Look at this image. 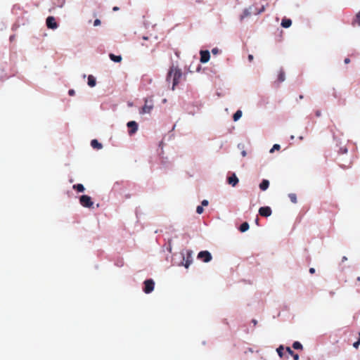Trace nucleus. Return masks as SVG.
I'll return each mask as SVG.
<instances>
[{"label": "nucleus", "instance_id": "1", "mask_svg": "<svg viewBox=\"0 0 360 360\" xmlns=\"http://www.w3.org/2000/svg\"><path fill=\"white\" fill-rule=\"evenodd\" d=\"M181 77H182V72L179 68L174 67V66L170 68L169 72L167 74V81H170L171 79L172 80V89L173 90L174 89L175 86H176L179 84V80L181 78Z\"/></svg>", "mask_w": 360, "mask_h": 360}, {"label": "nucleus", "instance_id": "2", "mask_svg": "<svg viewBox=\"0 0 360 360\" xmlns=\"http://www.w3.org/2000/svg\"><path fill=\"white\" fill-rule=\"evenodd\" d=\"M198 259L204 262H209L212 260V257L210 252L207 250L200 251L198 254Z\"/></svg>", "mask_w": 360, "mask_h": 360}, {"label": "nucleus", "instance_id": "3", "mask_svg": "<svg viewBox=\"0 0 360 360\" xmlns=\"http://www.w3.org/2000/svg\"><path fill=\"white\" fill-rule=\"evenodd\" d=\"M79 202L84 207H91L94 204L91 197L86 195H83L79 198Z\"/></svg>", "mask_w": 360, "mask_h": 360}, {"label": "nucleus", "instance_id": "4", "mask_svg": "<svg viewBox=\"0 0 360 360\" xmlns=\"http://www.w3.org/2000/svg\"><path fill=\"white\" fill-rule=\"evenodd\" d=\"M155 283L152 279H148L144 281L143 291L146 294L150 293L154 290Z\"/></svg>", "mask_w": 360, "mask_h": 360}, {"label": "nucleus", "instance_id": "5", "mask_svg": "<svg viewBox=\"0 0 360 360\" xmlns=\"http://www.w3.org/2000/svg\"><path fill=\"white\" fill-rule=\"evenodd\" d=\"M153 108V104L152 101H148V99L145 100V104L140 110L141 114L150 113Z\"/></svg>", "mask_w": 360, "mask_h": 360}, {"label": "nucleus", "instance_id": "6", "mask_svg": "<svg viewBox=\"0 0 360 360\" xmlns=\"http://www.w3.org/2000/svg\"><path fill=\"white\" fill-rule=\"evenodd\" d=\"M192 255H193V251L189 250H187V252H186V257H184V261L185 262L184 265L186 269L188 268V266L191 265V264L193 262Z\"/></svg>", "mask_w": 360, "mask_h": 360}, {"label": "nucleus", "instance_id": "7", "mask_svg": "<svg viewBox=\"0 0 360 360\" xmlns=\"http://www.w3.org/2000/svg\"><path fill=\"white\" fill-rule=\"evenodd\" d=\"M272 213L271 209L270 207L266 206V207H261L259 209V214L262 217H269Z\"/></svg>", "mask_w": 360, "mask_h": 360}, {"label": "nucleus", "instance_id": "8", "mask_svg": "<svg viewBox=\"0 0 360 360\" xmlns=\"http://www.w3.org/2000/svg\"><path fill=\"white\" fill-rule=\"evenodd\" d=\"M46 25L49 28L54 30L58 27V24L56 22L55 18L53 16H49L46 18Z\"/></svg>", "mask_w": 360, "mask_h": 360}, {"label": "nucleus", "instance_id": "9", "mask_svg": "<svg viewBox=\"0 0 360 360\" xmlns=\"http://www.w3.org/2000/svg\"><path fill=\"white\" fill-rule=\"evenodd\" d=\"M127 127L129 128V134H133L136 132L138 130V124L135 121H130L127 123Z\"/></svg>", "mask_w": 360, "mask_h": 360}, {"label": "nucleus", "instance_id": "10", "mask_svg": "<svg viewBox=\"0 0 360 360\" xmlns=\"http://www.w3.org/2000/svg\"><path fill=\"white\" fill-rule=\"evenodd\" d=\"M200 62L205 63L209 61L210 58V53L209 51H200Z\"/></svg>", "mask_w": 360, "mask_h": 360}, {"label": "nucleus", "instance_id": "11", "mask_svg": "<svg viewBox=\"0 0 360 360\" xmlns=\"http://www.w3.org/2000/svg\"><path fill=\"white\" fill-rule=\"evenodd\" d=\"M227 181L230 185L234 187L238 183V179L235 174H233L231 176L228 177Z\"/></svg>", "mask_w": 360, "mask_h": 360}, {"label": "nucleus", "instance_id": "12", "mask_svg": "<svg viewBox=\"0 0 360 360\" xmlns=\"http://www.w3.org/2000/svg\"><path fill=\"white\" fill-rule=\"evenodd\" d=\"M254 14V11L252 7H250L249 8H246L244 10L243 15H241V19L250 16V15Z\"/></svg>", "mask_w": 360, "mask_h": 360}, {"label": "nucleus", "instance_id": "13", "mask_svg": "<svg viewBox=\"0 0 360 360\" xmlns=\"http://www.w3.org/2000/svg\"><path fill=\"white\" fill-rule=\"evenodd\" d=\"M292 25V20L288 18H283L281 22V26L284 28H288Z\"/></svg>", "mask_w": 360, "mask_h": 360}, {"label": "nucleus", "instance_id": "14", "mask_svg": "<svg viewBox=\"0 0 360 360\" xmlns=\"http://www.w3.org/2000/svg\"><path fill=\"white\" fill-rule=\"evenodd\" d=\"M91 146L94 148L97 149V150L101 149L103 147L102 144L101 143H99L96 139H93L91 141Z\"/></svg>", "mask_w": 360, "mask_h": 360}, {"label": "nucleus", "instance_id": "15", "mask_svg": "<svg viewBox=\"0 0 360 360\" xmlns=\"http://www.w3.org/2000/svg\"><path fill=\"white\" fill-rule=\"evenodd\" d=\"M269 186V181L266 179H264L259 184V188L262 191H265L268 188Z\"/></svg>", "mask_w": 360, "mask_h": 360}, {"label": "nucleus", "instance_id": "16", "mask_svg": "<svg viewBox=\"0 0 360 360\" xmlns=\"http://www.w3.org/2000/svg\"><path fill=\"white\" fill-rule=\"evenodd\" d=\"M109 57L112 61L116 63L121 62L122 59L121 56H115L113 53H110Z\"/></svg>", "mask_w": 360, "mask_h": 360}, {"label": "nucleus", "instance_id": "17", "mask_svg": "<svg viewBox=\"0 0 360 360\" xmlns=\"http://www.w3.org/2000/svg\"><path fill=\"white\" fill-rule=\"evenodd\" d=\"M285 79V72L283 70H280L278 75V82H283Z\"/></svg>", "mask_w": 360, "mask_h": 360}, {"label": "nucleus", "instance_id": "18", "mask_svg": "<svg viewBox=\"0 0 360 360\" xmlns=\"http://www.w3.org/2000/svg\"><path fill=\"white\" fill-rule=\"evenodd\" d=\"M88 85L91 87H93L96 85V79L94 76L89 75L88 77Z\"/></svg>", "mask_w": 360, "mask_h": 360}, {"label": "nucleus", "instance_id": "19", "mask_svg": "<svg viewBox=\"0 0 360 360\" xmlns=\"http://www.w3.org/2000/svg\"><path fill=\"white\" fill-rule=\"evenodd\" d=\"M74 190H76L78 192H84V187L81 184H75L72 186Z\"/></svg>", "mask_w": 360, "mask_h": 360}, {"label": "nucleus", "instance_id": "20", "mask_svg": "<svg viewBox=\"0 0 360 360\" xmlns=\"http://www.w3.org/2000/svg\"><path fill=\"white\" fill-rule=\"evenodd\" d=\"M242 111L238 110H237L234 114H233V119L235 122L238 121L242 116Z\"/></svg>", "mask_w": 360, "mask_h": 360}, {"label": "nucleus", "instance_id": "21", "mask_svg": "<svg viewBox=\"0 0 360 360\" xmlns=\"http://www.w3.org/2000/svg\"><path fill=\"white\" fill-rule=\"evenodd\" d=\"M248 229H249V224H248V222H244V223H243V224L240 225V229H240V231L241 232H245V231H248Z\"/></svg>", "mask_w": 360, "mask_h": 360}, {"label": "nucleus", "instance_id": "22", "mask_svg": "<svg viewBox=\"0 0 360 360\" xmlns=\"http://www.w3.org/2000/svg\"><path fill=\"white\" fill-rule=\"evenodd\" d=\"M292 347L295 349H302V345L300 342L295 341L292 344Z\"/></svg>", "mask_w": 360, "mask_h": 360}, {"label": "nucleus", "instance_id": "23", "mask_svg": "<svg viewBox=\"0 0 360 360\" xmlns=\"http://www.w3.org/2000/svg\"><path fill=\"white\" fill-rule=\"evenodd\" d=\"M288 197L292 202L297 203V195L295 193H290Z\"/></svg>", "mask_w": 360, "mask_h": 360}, {"label": "nucleus", "instance_id": "24", "mask_svg": "<svg viewBox=\"0 0 360 360\" xmlns=\"http://www.w3.org/2000/svg\"><path fill=\"white\" fill-rule=\"evenodd\" d=\"M283 350H284V347L282 345H281L278 348H277L276 351L280 357H283Z\"/></svg>", "mask_w": 360, "mask_h": 360}, {"label": "nucleus", "instance_id": "25", "mask_svg": "<svg viewBox=\"0 0 360 360\" xmlns=\"http://www.w3.org/2000/svg\"><path fill=\"white\" fill-rule=\"evenodd\" d=\"M264 11V6H262L261 7V8H260V9H259V10H257V9H256V8H255V9L254 10V14H255V15L259 14V13H262Z\"/></svg>", "mask_w": 360, "mask_h": 360}, {"label": "nucleus", "instance_id": "26", "mask_svg": "<svg viewBox=\"0 0 360 360\" xmlns=\"http://www.w3.org/2000/svg\"><path fill=\"white\" fill-rule=\"evenodd\" d=\"M281 146L279 144H274L272 147V148L270 150V153H273L275 150H280Z\"/></svg>", "mask_w": 360, "mask_h": 360}, {"label": "nucleus", "instance_id": "27", "mask_svg": "<svg viewBox=\"0 0 360 360\" xmlns=\"http://www.w3.org/2000/svg\"><path fill=\"white\" fill-rule=\"evenodd\" d=\"M204 210H203V207L201 205H199L196 208V212L199 214H202Z\"/></svg>", "mask_w": 360, "mask_h": 360}, {"label": "nucleus", "instance_id": "28", "mask_svg": "<svg viewBox=\"0 0 360 360\" xmlns=\"http://www.w3.org/2000/svg\"><path fill=\"white\" fill-rule=\"evenodd\" d=\"M101 25V20L99 19H96L94 22V26H98Z\"/></svg>", "mask_w": 360, "mask_h": 360}, {"label": "nucleus", "instance_id": "29", "mask_svg": "<svg viewBox=\"0 0 360 360\" xmlns=\"http://www.w3.org/2000/svg\"><path fill=\"white\" fill-rule=\"evenodd\" d=\"M219 52V50L217 48H214L212 50V53L214 55L217 54Z\"/></svg>", "mask_w": 360, "mask_h": 360}, {"label": "nucleus", "instance_id": "30", "mask_svg": "<svg viewBox=\"0 0 360 360\" xmlns=\"http://www.w3.org/2000/svg\"><path fill=\"white\" fill-rule=\"evenodd\" d=\"M294 360H299V355L295 352L291 355Z\"/></svg>", "mask_w": 360, "mask_h": 360}, {"label": "nucleus", "instance_id": "31", "mask_svg": "<svg viewBox=\"0 0 360 360\" xmlns=\"http://www.w3.org/2000/svg\"><path fill=\"white\" fill-rule=\"evenodd\" d=\"M286 351L290 355H292L294 353V352L288 347H286Z\"/></svg>", "mask_w": 360, "mask_h": 360}, {"label": "nucleus", "instance_id": "32", "mask_svg": "<svg viewBox=\"0 0 360 360\" xmlns=\"http://www.w3.org/2000/svg\"><path fill=\"white\" fill-rule=\"evenodd\" d=\"M75 90H73V89H70V90L68 91V94H69L70 96H74V95H75Z\"/></svg>", "mask_w": 360, "mask_h": 360}, {"label": "nucleus", "instance_id": "33", "mask_svg": "<svg viewBox=\"0 0 360 360\" xmlns=\"http://www.w3.org/2000/svg\"><path fill=\"white\" fill-rule=\"evenodd\" d=\"M201 206H207L208 205V201L207 200H203L201 202Z\"/></svg>", "mask_w": 360, "mask_h": 360}, {"label": "nucleus", "instance_id": "34", "mask_svg": "<svg viewBox=\"0 0 360 360\" xmlns=\"http://www.w3.org/2000/svg\"><path fill=\"white\" fill-rule=\"evenodd\" d=\"M360 345V342L357 340L353 344V347L357 349L359 347V345Z\"/></svg>", "mask_w": 360, "mask_h": 360}, {"label": "nucleus", "instance_id": "35", "mask_svg": "<svg viewBox=\"0 0 360 360\" xmlns=\"http://www.w3.org/2000/svg\"><path fill=\"white\" fill-rule=\"evenodd\" d=\"M248 60L250 62H252L253 60V56L252 55H249L248 56Z\"/></svg>", "mask_w": 360, "mask_h": 360}, {"label": "nucleus", "instance_id": "36", "mask_svg": "<svg viewBox=\"0 0 360 360\" xmlns=\"http://www.w3.org/2000/svg\"><path fill=\"white\" fill-rule=\"evenodd\" d=\"M344 62H345V64H348V63H350V60H349V58H347L345 59Z\"/></svg>", "mask_w": 360, "mask_h": 360}, {"label": "nucleus", "instance_id": "37", "mask_svg": "<svg viewBox=\"0 0 360 360\" xmlns=\"http://www.w3.org/2000/svg\"><path fill=\"white\" fill-rule=\"evenodd\" d=\"M314 272H315V269L314 268H310L309 269V273L310 274H314Z\"/></svg>", "mask_w": 360, "mask_h": 360}, {"label": "nucleus", "instance_id": "38", "mask_svg": "<svg viewBox=\"0 0 360 360\" xmlns=\"http://www.w3.org/2000/svg\"><path fill=\"white\" fill-rule=\"evenodd\" d=\"M315 114H316V115L317 117H319L321 115V111L320 110H317V111H316Z\"/></svg>", "mask_w": 360, "mask_h": 360}, {"label": "nucleus", "instance_id": "39", "mask_svg": "<svg viewBox=\"0 0 360 360\" xmlns=\"http://www.w3.org/2000/svg\"><path fill=\"white\" fill-rule=\"evenodd\" d=\"M241 154H242L243 157H245L247 155V153L245 150L242 151Z\"/></svg>", "mask_w": 360, "mask_h": 360}, {"label": "nucleus", "instance_id": "40", "mask_svg": "<svg viewBox=\"0 0 360 360\" xmlns=\"http://www.w3.org/2000/svg\"><path fill=\"white\" fill-rule=\"evenodd\" d=\"M347 259V258L346 257H343L342 259V262H345Z\"/></svg>", "mask_w": 360, "mask_h": 360}, {"label": "nucleus", "instance_id": "41", "mask_svg": "<svg viewBox=\"0 0 360 360\" xmlns=\"http://www.w3.org/2000/svg\"><path fill=\"white\" fill-rule=\"evenodd\" d=\"M118 9H119V8H118V7H117V6H115V7L113 8V11H117Z\"/></svg>", "mask_w": 360, "mask_h": 360}, {"label": "nucleus", "instance_id": "42", "mask_svg": "<svg viewBox=\"0 0 360 360\" xmlns=\"http://www.w3.org/2000/svg\"><path fill=\"white\" fill-rule=\"evenodd\" d=\"M252 322H253V323H254L255 325H256V324H257V321H256V320H253V321H252Z\"/></svg>", "mask_w": 360, "mask_h": 360}, {"label": "nucleus", "instance_id": "43", "mask_svg": "<svg viewBox=\"0 0 360 360\" xmlns=\"http://www.w3.org/2000/svg\"><path fill=\"white\" fill-rule=\"evenodd\" d=\"M358 341L360 342V332L359 333V339Z\"/></svg>", "mask_w": 360, "mask_h": 360}, {"label": "nucleus", "instance_id": "44", "mask_svg": "<svg viewBox=\"0 0 360 360\" xmlns=\"http://www.w3.org/2000/svg\"><path fill=\"white\" fill-rule=\"evenodd\" d=\"M347 150L346 148H345V149L343 150V152H344V153H347Z\"/></svg>", "mask_w": 360, "mask_h": 360}, {"label": "nucleus", "instance_id": "45", "mask_svg": "<svg viewBox=\"0 0 360 360\" xmlns=\"http://www.w3.org/2000/svg\"><path fill=\"white\" fill-rule=\"evenodd\" d=\"M258 221H259V219H258V218H257V219H256V221H255L257 224H258Z\"/></svg>", "mask_w": 360, "mask_h": 360}, {"label": "nucleus", "instance_id": "46", "mask_svg": "<svg viewBox=\"0 0 360 360\" xmlns=\"http://www.w3.org/2000/svg\"><path fill=\"white\" fill-rule=\"evenodd\" d=\"M300 99L303 98V96H302V95H300Z\"/></svg>", "mask_w": 360, "mask_h": 360}]
</instances>
